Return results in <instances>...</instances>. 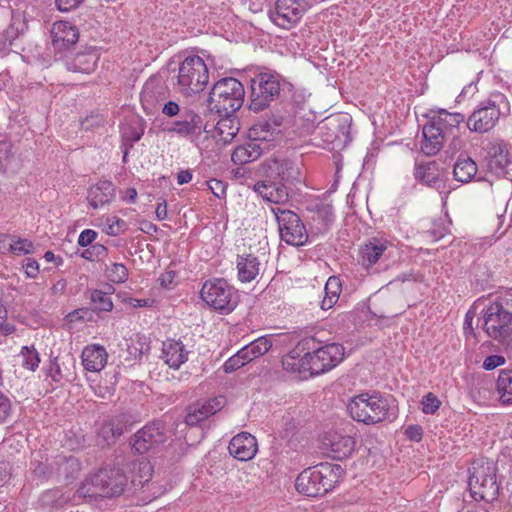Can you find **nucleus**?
<instances>
[{
	"label": "nucleus",
	"instance_id": "69168bd1",
	"mask_svg": "<svg viewBox=\"0 0 512 512\" xmlns=\"http://www.w3.org/2000/svg\"><path fill=\"white\" fill-rule=\"evenodd\" d=\"M10 465L7 462H0V486L5 485L10 478Z\"/></svg>",
	"mask_w": 512,
	"mask_h": 512
},
{
	"label": "nucleus",
	"instance_id": "4be33fe9",
	"mask_svg": "<svg viewBox=\"0 0 512 512\" xmlns=\"http://www.w3.org/2000/svg\"><path fill=\"white\" fill-rule=\"evenodd\" d=\"M315 340L313 338L303 339L295 349L290 351L282 358V367L290 373L310 374L309 361L306 359V353L300 356V350L314 348Z\"/></svg>",
	"mask_w": 512,
	"mask_h": 512
},
{
	"label": "nucleus",
	"instance_id": "dca6fc26",
	"mask_svg": "<svg viewBox=\"0 0 512 512\" xmlns=\"http://www.w3.org/2000/svg\"><path fill=\"white\" fill-rule=\"evenodd\" d=\"M100 58L99 50L94 46H82L69 50L65 55L67 69L75 73H92Z\"/></svg>",
	"mask_w": 512,
	"mask_h": 512
},
{
	"label": "nucleus",
	"instance_id": "a211bd4d",
	"mask_svg": "<svg viewBox=\"0 0 512 512\" xmlns=\"http://www.w3.org/2000/svg\"><path fill=\"white\" fill-rule=\"evenodd\" d=\"M168 96V87L165 82L159 77H150L141 92V103L148 114H153Z\"/></svg>",
	"mask_w": 512,
	"mask_h": 512
},
{
	"label": "nucleus",
	"instance_id": "de8ad7c7",
	"mask_svg": "<svg viewBox=\"0 0 512 512\" xmlns=\"http://www.w3.org/2000/svg\"><path fill=\"white\" fill-rule=\"evenodd\" d=\"M248 362L249 360L246 359V355L243 353V350L240 349L235 355L225 361L223 369L226 373H232Z\"/></svg>",
	"mask_w": 512,
	"mask_h": 512
},
{
	"label": "nucleus",
	"instance_id": "6e6d98bb",
	"mask_svg": "<svg viewBox=\"0 0 512 512\" xmlns=\"http://www.w3.org/2000/svg\"><path fill=\"white\" fill-rule=\"evenodd\" d=\"M208 187L217 198L225 197L226 186L222 181L217 179H211L208 182Z\"/></svg>",
	"mask_w": 512,
	"mask_h": 512
},
{
	"label": "nucleus",
	"instance_id": "ddd939ff",
	"mask_svg": "<svg viewBox=\"0 0 512 512\" xmlns=\"http://www.w3.org/2000/svg\"><path fill=\"white\" fill-rule=\"evenodd\" d=\"M492 303L483 312V330L488 337L497 341H504L512 330V318L509 312L497 308Z\"/></svg>",
	"mask_w": 512,
	"mask_h": 512
},
{
	"label": "nucleus",
	"instance_id": "6ab92c4d",
	"mask_svg": "<svg viewBox=\"0 0 512 512\" xmlns=\"http://www.w3.org/2000/svg\"><path fill=\"white\" fill-rule=\"evenodd\" d=\"M322 443L324 449L335 460L347 458L355 449V439L338 431L327 432Z\"/></svg>",
	"mask_w": 512,
	"mask_h": 512
},
{
	"label": "nucleus",
	"instance_id": "423d86ee",
	"mask_svg": "<svg viewBox=\"0 0 512 512\" xmlns=\"http://www.w3.org/2000/svg\"><path fill=\"white\" fill-rule=\"evenodd\" d=\"M164 131L188 140L198 149H201V144L207 139V124L193 109L182 111L177 119L165 125Z\"/></svg>",
	"mask_w": 512,
	"mask_h": 512
},
{
	"label": "nucleus",
	"instance_id": "0e129e2a",
	"mask_svg": "<svg viewBox=\"0 0 512 512\" xmlns=\"http://www.w3.org/2000/svg\"><path fill=\"white\" fill-rule=\"evenodd\" d=\"M474 316H475V312L472 310H468V312L465 315L463 329H464V333H465L466 337H468L469 335H474V330L472 327Z\"/></svg>",
	"mask_w": 512,
	"mask_h": 512
},
{
	"label": "nucleus",
	"instance_id": "ea45409f",
	"mask_svg": "<svg viewBox=\"0 0 512 512\" xmlns=\"http://www.w3.org/2000/svg\"><path fill=\"white\" fill-rule=\"evenodd\" d=\"M497 390L504 404H512V369L502 370L497 379Z\"/></svg>",
	"mask_w": 512,
	"mask_h": 512
},
{
	"label": "nucleus",
	"instance_id": "680f3d73",
	"mask_svg": "<svg viewBox=\"0 0 512 512\" xmlns=\"http://www.w3.org/2000/svg\"><path fill=\"white\" fill-rule=\"evenodd\" d=\"M405 434L410 440L420 441L422 439L423 431L418 425H410L406 428Z\"/></svg>",
	"mask_w": 512,
	"mask_h": 512
},
{
	"label": "nucleus",
	"instance_id": "1a4fd4ad",
	"mask_svg": "<svg viewBox=\"0 0 512 512\" xmlns=\"http://www.w3.org/2000/svg\"><path fill=\"white\" fill-rule=\"evenodd\" d=\"M281 91L280 79L277 75L260 73L251 80V94L249 109L261 112L276 100Z\"/></svg>",
	"mask_w": 512,
	"mask_h": 512
},
{
	"label": "nucleus",
	"instance_id": "a18cd8bd",
	"mask_svg": "<svg viewBox=\"0 0 512 512\" xmlns=\"http://www.w3.org/2000/svg\"><path fill=\"white\" fill-rule=\"evenodd\" d=\"M34 246L33 243L25 238L20 237H11V242L9 244V252L14 255H26L33 252Z\"/></svg>",
	"mask_w": 512,
	"mask_h": 512
},
{
	"label": "nucleus",
	"instance_id": "49530a36",
	"mask_svg": "<svg viewBox=\"0 0 512 512\" xmlns=\"http://www.w3.org/2000/svg\"><path fill=\"white\" fill-rule=\"evenodd\" d=\"M22 366L28 370L35 371L40 363L38 352L33 347H23L20 353Z\"/></svg>",
	"mask_w": 512,
	"mask_h": 512
},
{
	"label": "nucleus",
	"instance_id": "f257e3e1",
	"mask_svg": "<svg viewBox=\"0 0 512 512\" xmlns=\"http://www.w3.org/2000/svg\"><path fill=\"white\" fill-rule=\"evenodd\" d=\"M245 90L240 81L233 77L218 80L207 99V107L221 117H230L244 103Z\"/></svg>",
	"mask_w": 512,
	"mask_h": 512
},
{
	"label": "nucleus",
	"instance_id": "052dcab7",
	"mask_svg": "<svg viewBox=\"0 0 512 512\" xmlns=\"http://www.w3.org/2000/svg\"><path fill=\"white\" fill-rule=\"evenodd\" d=\"M11 410L10 400L0 392V422L5 421Z\"/></svg>",
	"mask_w": 512,
	"mask_h": 512
},
{
	"label": "nucleus",
	"instance_id": "3c124183",
	"mask_svg": "<svg viewBox=\"0 0 512 512\" xmlns=\"http://www.w3.org/2000/svg\"><path fill=\"white\" fill-rule=\"evenodd\" d=\"M13 145L10 142L3 141L0 143V169L6 170L11 156L13 155Z\"/></svg>",
	"mask_w": 512,
	"mask_h": 512
},
{
	"label": "nucleus",
	"instance_id": "c85d7f7f",
	"mask_svg": "<svg viewBox=\"0 0 512 512\" xmlns=\"http://www.w3.org/2000/svg\"><path fill=\"white\" fill-rule=\"evenodd\" d=\"M81 358L87 371L99 372L105 367L108 354L103 346L93 344L83 349Z\"/></svg>",
	"mask_w": 512,
	"mask_h": 512
},
{
	"label": "nucleus",
	"instance_id": "c756f323",
	"mask_svg": "<svg viewBox=\"0 0 512 512\" xmlns=\"http://www.w3.org/2000/svg\"><path fill=\"white\" fill-rule=\"evenodd\" d=\"M350 119L347 116L339 119L328 120L320 129H326L331 134L325 138L328 143H337V145L346 144L349 140Z\"/></svg>",
	"mask_w": 512,
	"mask_h": 512
},
{
	"label": "nucleus",
	"instance_id": "f03ea898",
	"mask_svg": "<svg viewBox=\"0 0 512 512\" xmlns=\"http://www.w3.org/2000/svg\"><path fill=\"white\" fill-rule=\"evenodd\" d=\"M127 485L126 475L118 468H102L87 478L77 490L79 497L97 499L120 496Z\"/></svg>",
	"mask_w": 512,
	"mask_h": 512
},
{
	"label": "nucleus",
	"instance_id": "f8f14e48",
	"mask_svg": "<svg viewBox=\"0 0 512 512\" xmlns=\"http://www.w3.org/2000/svg\"><path fill=\"white\" fill-rule=\"evenodd\" d=\"M344 358V347L337 343L327 344L306 352L310 376L320 375L336 367Z\"/></svg>",
	"mask_w": 512,
	"mask_h": 512
},
{
	"label": "nucleus",
	"instance_id": "774afa93",
	"mask_svg": "<svg viewBox=\"0 0 512 512\" xmlns=\"http://www.w3.org/2000/svg\"><path fill=\"white\" fill-rule=\"evenodd\" d=\"M191 180H192V173L189 170H183L177 174V183L179 185L189 183Z\"/></svg>",
	"mask_w": 512,
	"mask_h": 512
},
{
	"label": "nucleus",
	"instance_id": "393cba45",
	"mask_svg": "<svg viewBox=\"0 0 512 512\" xmlns=\"http://www.w3.org/2000/svg\"><path fill=\"white\" fill-rule=\"evenodd\" d=\"M188 354L181 341L169 339L163 342L161 358L170 368L179 369L187 361Z\"/></svg>",
	"mask_w": 512,
	"mask_h": 512
},
{
	"label": "nucleus",
	"instance_id": "a19ab883",
	"mask_svg": "<svg viewBox=\"0 0 512 512\" xmlns=\"http://www.w3.org/2000/svg\"><path fill=\"white\" fill-rule=\"evenodd\" d=\"M415 178L429 186H435L440 179L436 173V163L428 162L415 167Z\"/></svg>",
	"mask_w": 512,
	"mask_h": 512
},
{
	"label": "nucleus",
	"instance_id": "79ce46f5",
	"mask_svg": "<svg viewBox=\"0 0 512 512\" xmlns=\"http://www.w3.org/2000/svg\"><path fill=\"white\" fill-rule=\"evenodd\" d=\"M106 277L113 283H123L128 278V269L122 263H111L106 266Z\"/></svg>",
	"mask_w": 512,
	"mask_h": 512
},
{
	"label": "nucleus",
	"instance_id": "cd10ccee",
	"mask_svg": "<svg viewBox=\"0 0 512 512\" xmlns=\"http://www.w3.org/2000/svg\"><path fill=\"white\" fill-rule=\"evenodd\" d=\"M488 168L494 174L501 176L506 173L508 166L512 163V156L503 143L493 144L488 152Z\"/></svg>",
	"mask_w": 512,
	"mask_h": 512
},
{
	"label": "nucleus",
	"instance_id": "37998d69",
	"mask_svg": "<svg viewBox=\"0 0 512 512\" xmlns=\"http://www.w3.org/2000/svg\"><path fill=\"white\" fill-rule=\"evenodd\" d=\"M90 300L97 311L109 312L113 309L111 297L101 290H93L90 295Z\"/></svg>",
	"mask_w": 512,
	"mask_h": 512
},
{
	"label": "nucleus",
	"instance_id": "8fccbe9b",
	"mask_svg": "<svg viewBox=\"0 0 512 512\" xmlns=\"http://www.w3.org/2000/svg\"><path fill=\"white\" fill-rule=\"evenodd\" d=\"M440 404V400L430 392L422 399V411L425 414H434L439 409Z\"/></svg>",
	"mask_w": 512,
	"mask_h": 512
},
{
	"label": "nucleus",
	"instance_id": "13d9d810",
	"mask_svg": "<svg viewBox=\"0 0 512 512\" xmlns=\"http://www.w3.org/2000/svg\"><path fill=\"white\" fill-rule=\"evenodd\" d=\"M97 233L94 230L86 229L78 237V244L82 247L90 245L96 239Z\"/></svg>",
	"mask_w": 512,
	"mask_h": 512
},
{
	"label": "nucleus",
	"instance_id": "6e6552de",
	"mask_svg": "<svg viewBox=\"0 0 512 512\" xmlns=\"http://www.w3.org/2000/svg\"><path fill=\"white\" fill-rule=\"evenodd\" d=\"M348 410L354 420L368 425L376 424L388 417L389 404L381 396L360 394L350 401Z\"/></svg>",
	"mask_w": 512,
	"mask_h": 512
},
{
	"label": "nucleus",
	"instance_id": "58836bf2",
	"mask_svg": "<svg viewBox=\"0 0 512 512\" xmlns=\"http://www.w3.org/2000/svg\"><path fill=\"white\" fill-rule=\"evenodd\" d=\"M325 297L321 302V308L328 310L338 301L341 292V283L339 278L330 277L325 285Z\"/></svg>",
	"mask_w": 512,
	"mask_h": 512
},
{
	"label": "nucleus",
	"instance_id": "7c9ffc66",
	"mask_svg": "<svg viewBox=\"0 0 512 512\" xmlns=\"http://www.w3.org/2000/svg\"><path fill=\"white\" fill-rule=\"evenodd\" d=\"M125 420L122 416L112 417L103 421L99 431L98 439L103 445H112L123 434Z\"/></svg>",
	"mask_w": 512,
	"mask_h": 512
},
{
	"label": "nucleus",
	"instance_id": "4c0bfd02",
	"mask_svg": "<svg viewBox=\"0 0 512 512\" xmlns=\"http://www.w3.org/2000/svg\"><path fill=\"white\" fill-rule=\"evenodd\" d=\"M272 347V342L268 337L262 336L252 341L248 345L241 348L246 355V359L252 361L253 359L264 355Z\"/></svg>",
	"mask_w": 512,
	"mask_h": 512
},
{
	"label": "nucleus",
	"instance_id": "c03bdc74",
	"mask_svg": "<svg viewBox=\"0 0 512 512\" xmlns=\"http://www.w3.org/2000/svg\"><path fill=\"white\" fill-rule=\"evenodd\" d=\"M127 229V223L117 216H110L105 219L103 231L109 236H118Z\"/></svg>",
	"mask_w": 512,
	"mask_h": 512
},
{
	"label": "nucleus",
	"instance_id": "f3484780",
	"mask_svg": "<svg viewBox=\"0 0 512 512\" xmlns=\"http://www.w3.org/2000/svg\"><path fill=\"white\" fill-rule=\"evenodd\" d=\"M266 171L270 178L278 180L280 183L287 184L293 191V186L302 182V171L300 164L289 160H273L268 163Z\"/></svg>",
	"mask_w": 512,
	"mask_h": 512
},
{
	"label": "nucleus",
	"instance_id": "4d7b16f0",
	"mask_svg": "<svg viewBox=\"0 0 512 512\" xmlns=\"http://www.w3.org/2000/svg\"><path fill=\"white\" fill-rule=\"evenodd\" d=\"M505 363V359L500 355H490L483 362V368L486 370H493Z\"/></svg>",
	"mask_w": 512,
	"mask_h": 512
},
{
	"label": "nucleus",
	"instance_id": "09e8293b",
	"mask_svg": "<svg viewBox=\"0 0 512 512\" xmlns=\"http://www.w3.org/2000/svg\"><path fill=\"white\" fill-rule=\"evenodd\" d=\"M229 123H232V121L225 119L219 121L216 126V129L221 136V140L224 143L230 142L236 136L238 131V128L229 126Z\"/></svg>",
	"mask_w": 512,
	"mask_h": 512
},
{
	"label": "nucleus",
	"instance_id": "603ef678",
	"mask_svg": "<svg viewBox=\"0 0 512 512\" xmlns=\"http://www.w3.org/2000/svg\"><path fill=\"white\" fill-rule=\"evenodd\" d=\"M161 112L163 115L169 118H173L176 116L179 117V115L182 113L179 104L175 101L165 102L162 106Z\"/></svg>",
	"mask_w": 512,
	"mask_h": 512
},
{
	"label": "nucleus",
	"instance_id": "72a5a7b5",
	"mask_svg": "<svg viewBox=\"0 0 512 512\" xmlns=\"http://www.w3.org/2000/svg\"><path fill=\"white\" fill-rule=\"evenodd\" d=\"M281 123L280 117L274 118L272 121L260 120L249 129V138L257 143L258 141H270Z\"/></svg>",
	"mask_w": 512,
	"mask_h": 512
},
{
	"label": "nucleus",
	"instance_id": "7ed1b4c3",
	"mask_svg": "<svg viewBox=\"0 0 512 512\" xmlns=\"http://www.w3.org/2000/svg\"><path fill=\"white\" fill-rule=\"evenodd\" d=\"M496 470V465L491 460L480 458L472 462L468 487L474 500L490 503L498 498Z\"/></svg>",
	"mask_w": 512,
	"mask_h": 512
},
{
	"label": "nucleus",
	"instance_id": "473e14b6",
	"mask_svg": "<svg viewBox=\"0 0 512 512\" xmlns=\"http://www.w3.org/2000/svg\"><path fill=\"white\" fill-rule=\"evenodd\" d=\"M262 154L260 144L250 139L242 145L237 146L232 155L231 160L237 165H243L257 160Z\"/></svg>",
	"mask_w": 512,
	"mask_h": 512
},
{
	"label": "nucleus",
	"instance_id": "4468645a",
	"mask_svg": "<svg viewBox=\"0 0 512 512\" xmlns=\"http://www.w3.org/2000/svg\"><path fill=\"white\" fill-rule=\"evenodd\" d=\"M309 5V0H276L271 19L277 26L290 29L300 21Z\"/></svg>",
	"mask_w": 512,
	"mask_h": 512
},
{
	"label": "nucleus",
	"instance_id": "9d476101",
	"mask_svg": "<svg viewBox=\"0 0 512 512\" xmlns=\"http://www.w3.org/2000/svg\"><path fill=\"white\" fill-rule=\"evenodd\" d=\"M504 99L503 94H496L481 102L469 116L467 127L478 133H486L493 129L500 118V104L504 102Z\"/></svg>",
	"mask_w": 512,
	"mask_h": 512
},
{
	"label": "nucleus",
	"instance_id": "e2e57ef3",
	"mask_svg": "<svg viewBox=\"0 0 512 512\" xmlns=\"http://www.w3.org/2000/svg\"><path fill=\"white\" fill-rule=\"evenodd\" d=\"M176 274L174 271H166L159 277V283L164 288H171Z\"/></svg>",
	"mask_w": 512,
	"mask_h": 512
},
{
	"label": "nucleus",
	"instance_id": "864d4df0",
	"mask_svg": "<svg viewBox=\"0 0 512 512\" xmlns=\"http://www.w3.org/2000/svg\"><path fill=\"white\" fill-rule=\"evenodd\" d=\"M23 269L27 277L36 278L39 274V264L32 258H26L23 261Z\"/></svg>",
	"mask_w": 512,
	"mask_h": 512
},
{
	"label": "nucleus",
	"instance_id": "5fc2aeb1",
	"mask_svg": "<svg viewBox=\"0 0 512 512\" xmlns=\"http://www.w3.org/2000/svg\"><path fill=\"white\" fill-rule=\"evenodd\" d=\"M492 304L497 305V308L502 307V310L509 312L512 318V293L498 297Z\"/></svg>",
	"mask_w": 512,
	"mask_h": 512
},
{
	"label": "nucleus",
	"instance_id": "338daca9",
	"mask_svg": "<svg viewBox=\"0 0 512 512\" xmlns=\"http://www.w3.org/2000/svg\"><path fill=\"white\" fill-rule=\"evenodd\" d=\"M155 213L158 220H164L167 218V202L165 200L158 203Z\"/></svg>",
	"mask_w": 512,
	"mask_h": 512
},
{
	"label": "nucleus",
	"instance_id": "2f4dec72",
	"mask_svg": "<svg viewBox=\"0 0 512 512\" xmlns=\"http://www.w3.org/2000/svg\"><path fill=\"white\" fill-rule=\"evenodd\" d=\"M422 134L424 139L421 144V150L427 156L436 155L443 147L444 142L448 140L443 134H440L435 126L429 123L423 127Z\"/></svg>",
	"mask_w": 512,
	"mask_h": 512
},
{
	"label": "nucleus",
	"instance_id": "5701e85b",
	"mask_svg": "<svg viewBox=\"0 0 512 512\" xmlns=\"http://www.w3.org/2000/svg\"><path fill=\"white\" fill-rule=\"evenodd\" d=\"M228 450L240 461L251 460L258 450L256 438L248 432L239 433L231 439Z\"/></svg>",
	"mask_w": 512,
	"mask_h": 512
},
{
	"label": "nucleus",
	"instance_id": "bb28decb",
	"mask_svg": "<svg viewBox=\"0 0 512 512\" xmlns=\"http://www.w3.org/2000/svg\"><path fill=\"white\" fill-rule=\"evenodd\" d=\"M116 197V189L111 181H99L90 187L87 199L94 209L111 203Z\"/></svg>",
	"mask_w": 512,
	"mask_h": 512
},
{
	"label": "nucleus",
	"instance_id": "c9c22d12",
	"mask_svg": "<svg viewBox=\"0 0 512 512\" xmlns=\"http://www.w3.org/2000/svg\"><path fill=\"white\" fill-rule=\"evenodd\" d=\"M221 404V399H213L202 405L201 408L191 409L186 416V424L189 426L197 425L210 415H214L219 410Z\"/></svg>",
	"mask_w": 512,
	"mask_h": 512
},
{
	"label": "nucleus",
	"instance_id": "39448f33",
	"mask_svg": "<svg viewBox=\"0 0 512 512\" xmlns=\"http://www.w3.org/2000/svg\"><path fill=\"white\" fill-rule=\"evenodd\" d=\"M209 81V71L199 56L186 57L178 71V90L182 95L192 96L202 92Z\"/></svg>",
	"mask_w": 512,
	"mask_h": 512
},
{
	"label": "nucleus",
	"instance_id": "f704fd0d",
	"mask_svg": "<svg viewBox=\"0 0 512 512\" xmlns=\"http://www.w3.org/2000/svg\"><path fill=\"white\" fill-rule=\"evenodd\" d=\"M477 171L476 162L466 155H460L453 168L455 180L461 183L470 182L477 174Z\"/></svg>",
	"mask_w": 512,
	"mask_h": 512
},
{
	"label": "nucleus",
	"instance_id": "2eb2a0df",
	"mask_svg": "<svg viewBox=\"0 0 512 512\" xmlns=\"http://www.w3.org/2000/svg\"><path fill=\"white\" fill-rule=\"evenodd\" d=\"M167 430L163 422L155 421L140 429L133 438L132 448L143 454L167 441Z\"/></svg>",
	"mask_w": 512,
	"mask_h": 512
},
{
	"label": "nucleus",
	"instance_id": "b1692460",
	"mask_svg": "<svg viewBox=\"0 0 512 512\" xmlns=\"http://www.w3.org/2000/svg\"><path fill=\"white\" fill-rule=\"evenodd\" d=\"M52 44L55 50H71L79 38L78 29L68 22H57L52 28Z\"/></svg>",
	"mask_w": 512,
	"mask_h": 512
},
{
	"label": "nucleus",
	"instance_id": "412c9836",
	"mask_svg": "<svg viewBox=\"0 0 512 512\" xmlns=\"http://www.w3.org/2000/svg\"><path fill=\"white\" fill-rule=\"evenodd\" d=\"M464 120L465 117L461 113H450L441 109L430 118L428 123L435 126L440 134L447 139L451 138L452 143H455L458 140L459 126Z\"/></svg>",
	"mask_w": 512,
	"mask_h": 512
},
{
	"label": "nucleus",
	"instance_id": "20e7f679",
	"mask_svg": "<svg viewBox=\"0 0 512 512\" xmlns=\"http://www.w3.org/2000/svg\"><path fill=\"white\" fill-rule=\"evenodd\" d=\"M340 467L328 463L307 468L296 479V489L308 497H318L330 491L338 482Z\"/></svg>",
	"mask_w": 512,
	"mask_h": 512
},
{
	"label": "nucleus",
	"instance_id": "bf43d9fd",
	"mask_svg": "<svg viewBox=\"0 0 512 512\" xmlns=\"http://www.w3.org/2000/svg\"><path fill=\"white\" fill-rule=\"evenodd\" d=\"M84 0H55V4L60 11H70L77 8Z\"/></svg>",
	"mask_w": 512,
	"mask_h": 512
},
{
	"label": "nucleus",
	"instance_id": "9b49d317",
	"mask_svg": "<svg viewBox=\"0 0 512 512\" xmlns=\"http://www.w3.org/2000/svg\"><path fill=\"white\" fill-rule=\"evenodd\" d=\"M272 212L277 219L281 240L293 246H302L307 242L305 225L296 213L280 207L272 208Z\"/></svg>",
	"mask_w": 512,
	"mask_h": 512
},
{
	"label": "nucleus",
	"instance_id": "a878e982",
	"mask_svg": "<svg viewBox=\"0 0 512 512\" xmlns=\"http://www.w3.org/2000/svg\"><path fill=\"white\" fill-rule=\"evenodd\" d=\"M388 248V242L382 239L373 238L362 245L359 249L358 262L366 269H369L383 256Z\"/></svg>",
	"mask_w": 512,
	"mask_h": 512
},
{
	"label": "nucleus",
	"instance_id": "e433bc0d",
	"mask_svg": "<svg viewBox=\"0 0 512 512\" xmlns=\"http://www.w3.org/2000/svg\"><path fill=\"white\" fill-rule=\"evenodd\" d=\"M260 263L257 257L249 254L239 256L237 261L238 275L242 282H250L259 274Z\"/></svg>",
	"mask_w": 512,
	"mask_h": 512
},
{
	"label": "nucleus",
	"instance_id": "0eeeda50",
	"mask_svg": "<svg viewBox=\"0 0 512 512\" xmlns=\"http://www.w3.org/2000/svg\"><path fill=\"white\" fill-rule=\"evenodd\" d=\"M200 297L210 308L226 314L232 312L239 301L237 290L222 278L207 280Z\"/></svg>",
	"mask_w": 512,
	"mask_h": 512
},
{
	"label": "nucleus",
	"instance_id": "aec40b11",
	"mask_svg": "<svg viewBox=\"0 0 512 512\" xmlns=\"http://www.w3.org/2000/svg\"><path fill=\"white\" fill-rule=\"evenodd\" d=\"M254 191L264 200L275 204L285 203L292 193L290 186L270 178L267 171H265V179L254 185Z\"/></svg>",
	"mask_w": 512,
	"mask_h": 512
}]
</instances>
